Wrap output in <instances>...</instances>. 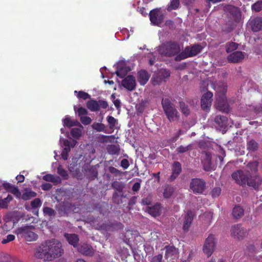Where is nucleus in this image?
<instances>
[{
    "mask_svg": "<svg viewBox=\"0 0 262 262\" xmlns=\"http://www.w3.org/2000/svg\"><path fill=\"white\" fill-rule=\"evenodd\" d=\"M63 253L61 243L52 239L41 244L36 249L35 256L43 261H51L60 257Z\"/></svg>",
    "mask_w": 262,
    "mask_h": 262,
    "instance_id": "nucleus-1",
    "label": "nucleus"
},
{
    "mask_svg": "<svg viewBox=\"0 0 262 262\" xmlns=\"http://www.w3.org/2000/svg\"><path fill=\"white\" fill-rule=\"evenodd\" d=\"M258 163L256 161L250 162L247 165L245 171L238 170L233 173L232 178L238 184L243 185L247 183L250 171L254 172L257 169Z\"/></svg>",
    "mask_w": 262,
    "mask_h": 262,
    "instance_id": "nucleus-2",
    "label": "nucleus"
},
{
    "mask_svg": "<svg viewBox=\"0 0 262 262\" xmlns=\"http://www.w3.org/2000/svg\"><path fill=\"white\" fill-rule=\"evenodd\" d=\"M216 89V99L215 106L216 108L224 112H228L229 111V105L227 103L225 94L227 91V85L222 83L221 85L214 88Z\"/></svg>",
    "mask_w": 262,
    "mask_h": 262,
    "instance_id": "nucleus-3",
    "label": "nucleus"
},
{
    "mask_svg": "<svg viewBox=\"0 0 262 262\" xmlns=\"http://www.w3.org/2000/svg\"><path fill=\"white\" fill-rule=\"evenodd\" d=\"M35 227L33 226H24L16 229L14 232L17 236L21 237L28 242L35 241L38 238V235L33 230Z\"/></svg>",
    "mask_w": 262,
    "mask_h": 262,
    "instance_id": "nucleus-4",
    "label": "nucleus"
},
{
    "mask_svg": "<svg viewBox=\"0 0 262 262\" xmlns=\"http://www.w3.org/2000/svg\"><path fill=\"white\" fill-rule=\"evenodd\" d=\"M162 105L167 119L170 122L177 121L179 118V113L174 105L169 99H163Z\"/></svg>",
    "mask_w": 262,
    "mask_h": 262,
    "instance_id": "nucleus-5",
    "label": "nucleus"
},
{
    "mask_svg": "<svg viewBox=\"0 0 262 262\" xmlns=\"http://www.w3.org/2000/svg\"><path fill=\"white\" fill-rule=\"evenodd\" d=\"M181 50L180 45L176 42H167L158 47V52L162 55L169 57L178 55Z\"/></svg>",
    "mask_w": 262,
    "mask_h": 262,
    "instance_id": "nucleus-6",
    "label": "nucleus"
},
{
    "mask_svg": "<svg viewBox=\"0 0 262 262\" xmlns=\"http://www.w3.org/2000/svg\"><path fill=\"white\" fill-rule=\"evenodd\" d=\"M217 239L213 234H210L205 239L203 251L204 253L208 256L209 257L215 251Z\"/></svg>",
    "mask_w": 262,
    "mask_h": 262,
    "instance_id": "nucleus-7",
    "label": "nucleus"
},
{
    "mask_svg": "<svg viewBox=\"0 0 262 262\" xmlns=\"http://www.w3.org/2000/svg\"><path fill=\"white\" fill-rule=\"evenodd\" d=\"M201 50V46L198 45H194L191 47H187L184 51L176 56L175 60L180 61L187 57L195 56L200 52Z\"/></svg>",
    "mask_w": 262,
    "mask_h": 262,
    "instance_id": "nucleus-8",
    "label": "nucleus"
},
{
    "mask_svg": "<svg viewBox=\"0 0 262 262\" xmlns=\"http://www.w3.org/2000/svg\"><path fill=\"white\" fill-rule=\"evenodd\" d=\"M205 182L201 179H192L190 183V188L194 193H202L205 190Z\"/></svg>",
    "mask_w": 262,
    "mask_h": 262,
    "instance_id": "nucleus-9",
    "label": "nucleus"
},
{
    "mask_svg": "<svg viewBox=\"0 0 262 262\" xmlns=\"http://www.w3.org/2000/svg\"><path fill=\"white\" fill-rule=\"evenodd\" d=\"M170 76L169 71L166 69H161L158 72L155 73L151 78L153 85L160 84L165 79Z\"/></svg>",
    "mask_w": 262,
    "mask_h": 262,
    "instance_id": "nucleus-10",
    "label": "nucleus"
},
{
    "mask_svg": "<svg viewBox=\"0 0 262 262\" xmlns=\"http://www.w3.org/2000/svg\"><path fill=\"white\" fill-rule=\"evenodd\" d=\"M149 15L151 24L156 26H159L164 19L163 13L158 9L150 11Z\"/></svg>",
    "mask_w": 262,
    "mask_h": 262,
    "instance_id": "nucleus-11",
    "label": "nucleus"
},
{
    "mask_svg": "<svg viewBox=\"0 0 262 262\" xmlns=\"http://www.w3.org/2000/svg\"><path fill=\"white\" fill-rule=\"evenodd\" d=\"M231 234L235 238L239 239L243 238L247 235V231L242 225L237 224L232 226Z\"/></svg>",
    "mask_w": 262,
    "mask_h": 262,
    "instance_id": "nucleus-12",
    "label": "nucleus"
},
{
    "mask_svg": "<svg viewBox=\"0 0 262 262\" xmlns=\"http://www.w3.org/2000/svg\"><path fill=\"white\" fill-rule=\"evenodd\" d=\"M256 171L257 170L254 172L250 171L249 178L247 182L248 186L254 188H257L262 183V179L258 176L256 175Z\"/></svg>",
    "mask_w": 262,
    "mask_h": 262,
    "instance_id": "nucleus-13",
    "label": "nucleus"
},
{
    "mask_svg": "<svg viewBox=\"0 0 262 262\" xmlns=\"http://www.w3.org/2000/svg\"><path fill=\"white\" fill-rule=\"evenodd\" d=\"M121 85L128 91H132L135 89L136 82L135 77L128 75L122 80Z\"/></svg>",
    "mask_w": 262,
    "mask_h": 262,
    "instance_id": "nucleus-14",
    "label": "nucleus"
},
{
    "mask_svg": "<svg viewBox=\"0 0 262 262\" xmlns=\"http://www.w3.org/2000/svg\"><path fill=\"white\" fill-rule=\"evenodd\" d=\"M165 258L169 261L178 257V249L173 246H168L165 247Z\"/></svg>",
    "mask_w": 262,
    "mask_h": 262,
    "instance_id": "nucleus-15",
    "label": "nucleus"
},
{
    "mask_svg": "<svg viewBox=\"0 0 262 262\" xmlns=\"http://www.w3.org/2000/svg\"><path fill=\"white\" fill-rule=\"evenodd\" d=\"M212 97L213 94L209 92L203 95L201 99V107L203 110L206 111L209 110L212 101Z\"/></svg>",
    "mask_w": 262,
    "mask_h": 262,
    "instance_id": "nucleus-16",
    "label": "nucleus"
},
{
    "mask_svg": "<svg viewBox=\"0 0 262 262\" xmlns=\"http://www.w3.org/2000/svg\"><path fill=\"white\" fill-rule=\"evenodd\" d=\"M211 155L208 152H205L202 157V164L204 169L205 171H210L213 170L214 165L211 161Z\"/></svg>",
    "mask_w": 262,
    "mask_h": 262,
    "instance_id": "nucleus-17",
    "label": "nucleus"
},
{
    "mask_svg": "<svg viewBox=\"0 0 262 262\" xmlns=\"http://www.w3.org/2000/svg\"><path fill=\"white\" fill-rule=\"evenodd\" d=\"M193 218V213L191 211H188L182 217L183 228L185 231H187L190 226Z\"/></svg>",
    "mask_w": 262,
    "mask_h": 262,
    "instance_id": "nucleus-18",
    "label": "nucleus"
},
{
    "mask_svg": "<svg viewBox=\"0 0 262 262\" xmlns=\"http://www.w3.org/2000/svg\"><path fill=\"white\" fill-rule=\"evenodd\" d=\"M116 67V74L118 76L123 78L130 70L129 67L126 66L124 62H119L114 66Z\"/></svg>",
    "mask_w": 262,
    "mask_h": 262,
    "instance_id": "nucleus-19",
    "label": "nucleus"
},
{
    "mask_svg": "<svg viewBox=\"0 0 262 262\" xmlns=\"http://www.w3.org/2000/svg\"><path fill=\"white\" fill-rule=\"evenodd\" d=\"M245 53L241 51H235L228 56V60L231 62H239L245 58Z\"/></svg>",
    "mask_w": 262,
    "mask_h": 262,
    "instance_id": "nucleus-20",
    "label": "nucleus"
},
{
    "mask_svg": "<svg viewBox=\"0 0 262 262\" xmlns=\"http://www.w3.org/2000/svg\"><path fill=\"white\" fill-rule=\"evenodd\" d=\"M249 25L254 32H258L262 30V18H255L249 21Z\"/></svg>",
    "mask_w": 262,
    "mask_h": 262,
    "instance_id": "nucleus-21",
    "label": "nucleus"
},
{
    "mask_svg": "<svg viewBox=\"0 0 262 262\" xmlns=\"http://www.w3.org/2000/svg\"><path fill=\"white\" fill-rule=\"evenodd\" d=\"M214 122L222 128H225L229 124L227 117L224 116H216L214 119Z\"/></svg>",
    "mask_w": 262,
    "mask_h": 262,
    "instance_id": "nucleus-22",
    "label": "nucleus"
},
{
    "mask_svg": "<svg viewBox=\"0 0 262 262\" xmlns=\"http://www.w3.org/2000/svg\"><path fill=\"white\" fill-rule=\"evenodd\" d=\"M78 251L81 254L88 256H91L94 253V250L92 247L86 244L81 245L78 248Z\"/></svg>",
    "mask_w": 262,
    "mask_h": 262,
    "instance_id": "nucleus-23",
    "label": "nucleus"
},
{
    "mask_svg": "<svg viewBox=\"0 0 262 262\" xmlns=\"http://www.w3.org/2000/svg\"><path fill=\"white\" fill-rule=\"evenodd\" d=\"M149 75L145 70H141L138 72V81L141 85L145 84L149 78Z\"/></svg>",
    "mask_w": 262,
    "mask_h": 262,
    "instance_id": "nucleus-24",
    "label": "nucleus"
},
{
    "mask_svg": "<svg viewBox=\"0 0 262 262\" xmlns=\"http://www.w3.org/2000/svg\"><path fill=\"white\" fill-rule=\"evenodd\" d=\"M172 173L170 176V180H174L180 173L181 171V165L178 162H175L172 166Z\"/></svg>",
    "mask_w": 262,
    "mask_h": 262,
    "instance_id": "nucleus-25",
    "label": "nucleus"
},
{
    "mask_svg": "<svg viewBox=\"0 0 262 262\" xmlns=\"http://www.w3.org/2000/svg\"><path fill=\"white\" fill-rule=\"evenodd\" d=\"M3 186L4 188L13 193L17 198H19L20 196V192L19 191L17 187L14 186L9 183H4Z\"/></svg>",
    "mask_w": 262,
    "mask_h": 262,
    "instance_id": "nucleus-26",
    "label": "nucleus"
},
{
    "mask_svg": "<svg viewBox=\"0 0 262 262\" xmlns=\"http://www.w3.org/2000/svg\"><path fill=\"white\" fill-rule=\"evenodd\" d=\"M148 212L153 216H157L160 215L161 212V205L157 203L153 206L149 207Z\"/></svg>",
    "mask_w": 262,
    "mask_h": 262,
    "instance_id": "nucleus-27",
    "label": "nucleus"
},
{
    "mask_svg": "<svg viewBox=\"0 0 262 262\" xmlns=\"http://www.w3.org/2000/svg\"><path fill=\"white\" fill-rule=\"evenodd\" d=\"M36 193L34 191H33L31 189L29 188H25L24 189V192L22 194H20L21 198L24 200H28L31 199L32 198L36 196Z\"/></svg>",
    "mask_w": 262,
    "mask_h": 262,
    "instance_id": "nucleus-28",
    "label": "nucleus"
},
{
    "mask_svg": "<svg viewBox=\"0 0 262 262\" xmlns=\"http://www.w3.org/2000/svg\"><path fill=\"white\" fill-rule=\"evenodd\" d=\"M62 122L63 126L68 127L80 125V123L78 121L72 120L69 116H66L62 120Z\"/></svg>",
    "mask_w": 262,
    "mask_h": 262,
    "instance_id": "nucleus-29",
    "label": "nucleus"
},
{
    "mask_svg": "<svg viewBox=\"0 0 262 262\" xmlns=\"http://www.w3.org/2000/svg\"><path fill=\"white\" fill-rule=\"evenodd\" d=\"M228 10L230 14L232 16L235 21H238L241 16L240 10L235 7L230 6L228 7Z\"/></svg>",
    "mask_w": 262,
    "mask_h": 262,
    "instance_id": "nucleus-30",
    "label": "nucleus"
},
{
    "mask_svg": "<svg viewBox=\"0 0 262 262\" xmlns=\"http://www.w3.org/2000/svg\"><path fill=\"white\" fill-rule=\"evenodd\" d=\"M64 236L70 244L72 245L74 247H76L79 241L77 235L75 234H65Z\"/></svg>",
    "mask_w": 262,
    "mask_h": 262,
    "instance_id": "nucleus-31",
    "label": "nucleus"
},
{
    "mask_svg": "<svg viewBox=\"0 0 262 262\" xmlns=\"http://www.w3.org/2000/svg\"><path fill=\"white\" fill-rule=\"evenodd\" d=\"M43 179L48 182H53L54 183H60L61 182V179L60 177L58 176H54L51 174H47L43 177Z\"/></svg>",
    "mask_w": 262,
    "mask_h": 262,
    "instance_id": "nucleus-32",
    "label": "nucleus"
},
{
    "mask_svg": "<svg viewBox=\"0 0 262 262\" xmlns=\"http://www.w3.org/2000/svg\"><path fill=\"white\" fill-rule=\"evenodd\" d=\"M86 107L92 112L99 111L98 101L95 100H91L86 103Z\"/></svg>",
    "mask_w": 262,
    "mask_h": 262,
    "instance_id": "nucleus-33",
    "label": "nucleus"
},
{
    "mask_svg": "<svg viewBox=\"0 0 262 262\" xmlns=\"http://www.w3.org/2000/svg\"><path fill=\"white\" fill-rule=\"evenodd\" d=\"M12 200V196L8 194L6 198L2 199L0 198V208H6L8 207V204Z\"/></svg>",
    "mask_w": 262,
    "mask_h": 262,
    "instance_id": "nucleus-34",
    "label": "nucleus"
},
{
    "mask_svg": "<svg viewBox=\"0 0 262 262\" xmlns=\"http://www.w3.org/2000/svg\"><path fill=\"white\" fill-rule=\"evenodd\" d=\"M243 214L244 210L241 207L236 206L233 208L232 211V215L234 218H240L243 216Z\"/></svg>",
    "mask_w": 262,
    "mask_h": 262,
    "instance_id": "nucleus-35",
    "label": "nucleus"
},
{
    "mask_svg": "<svg viewBox=\"0 0 262 262\" xmlns=\"http://www.w3.org/2000/svg\"><path fill=\"white\" fill-rule=\"evenodd\" d=\"M247 148L249 151H255L258 148V144L254 140H250L247 141Z\"/></svg>",
    "mask_w": 262,
    "mask_h": 262,
    "instance_id": "nucleus-36",
    "label": "nucleus"
},
{
    "mask_svg": "<svg viewBox=\"0 0 262 262\" xmlns=\"http://www.w3.org/2000/svg\"><path fill=\"white\" fill-rule=\"evenodd\" d=\"M60 143L61 144H62L64 146L70 148L71 147H74L77 144V142L75 140H73L72 142H70L68 140L64 139L62 137H60Z\"/></svg>",
    "mask_w": 262,
    "mask_h": 262,
    "instance_id": "nucleus-37",
    "label": "nucleus"
},
{
    "mask_svg": "<svg viewBox=\"0 0 262 262\" xmlns=\"http://www.w3.org/2000/svg\"><path fill=\"white\" fill-rule=\"evenodd\" d=\"M108 152L111 155H118L119 154V147L117 145H110L107 147Z\"/></svg>",
    "mask_w": 262,
    "mask_h": 262,
    "instance_id": "nucleus-38",
    "label": "nucleus"
},
{
    "mask_svg": "<svg viewBox=\"0 0 262 262\" xmlns=\"http://www.w3.org/2000/svg\"><path fill=\"white\" fill-rule=\"evenodd\" d=\"M79 125V128H73L71 130L72 136L76 139H79L81 135L82 126L80 124Z\"/></svg>",
    "mask_w": 262,
    "mask_h": 262,
    "instance_id": "nucleus-39",
    "label": "nucleus"
},
{
    "mask_svg": "<svg viewBox=\"0 0 262 262\" xmlns=\"http://www.w3.org/2000/svg\"><path fill=\"white\" fill-rule=\"evenodd\" d=\"M12 228L11 222H6L1 227H0V233L5 234L8 231Z\"/></svg>",
    "mask_w": 262,
    "mask_h": 262,
    "instance_id": "nucleus-40",
    "label": "nucleus"
},
{
    "mask_svg": "<svg viewBox=\"0 0 262 262\" xmlns=\"http://www.w3.org/2000/svg\"><path fill=\"white\" fill-rule=\"evenodd\" d=\"M106 119L109 124L110 128L114 129L118 123L117 120L112 116H107Z\"/></svg>",
    "mask_w": 262,
    "mask_h": 262,
    "instance_id": "nucleus-41",
    "label": "nucleus"
},
{
    "mask_svg": "<svg viewBox=\"0 0 262 262\" xmlns=\"http://www.w3.org/2000/svg\"><path fill=\"white\" fill-rule=\"evenodd\" d=\"M43 212L46 216H48L50 217H54L56 215L55 211L50 207H44L43 208Z\"/></svg>",
    "mask_w": 262,
    "mask_h": 262,
    "instance_id": "nucleus-42",
    "label": "nucleus"
},
{
    "mask_svg": "<svg viewBox=\"0 0 262 262\" xmlns=\"http://www.w3.org/2000/svg\"><path fill=\"white\" fill-rule=\"evenodd\" d=\"M179 0H172L170 5L168 6L167 9L168 11L177 9L179 7Z\"/></svg>",
    "mask_w": 262,
    "mask_h": 262,
    "instance_id": "nucleus-43",
    "label": "nucleus"
},
{
    "mask_svg": "<svg viewBox=\"0 0 262 262\" xmlns=\"http://www.w3.org/2000/svg\"><path fill=\"white\" fill-rule=\"evenodd\" d=\"M179 105L182 113L185 116H188L190 113L188 106L183 102H180Z\"/></svg>",
    "mask_w": 262,
    "mask_h": 262,
    "instance_id": "nucleus-44",
    "label": "nucleus"
},
{
    "mask_svg": "<svg viewBox=\"0 0 262 262\" xmlns=\"http://www.w3.org/2000/svg\"><path fill=\"white\" fill-rule=\"evenodd\" d=\"M237 48V44L233 42H228L226 45V52L228 53L231 52Z\"/></svg>",
    "mask_w": 262,
    "mask_h": 262,
    "instance_id": "nucleus-45",
    "label": "nucleus"
},
{
    "mask_svg": "<svg viewBox=\"0 0 262 262\" xmlns=\"http://www.w3.org/2000/svg\"><path fill=\"white\" fill-rule=\"evenodd\" d=\"M92 127L98 132H104L105 129V126L103 124L100 123H94L92 125Z\"/></svg>",
    "mask_w": 262,
    "mask_h": 262,
    "instance_id": "nucleus-46",
    "label": "nucleus"
},
{
    "mask_svg": "<svg viewBox=\"0 0 262 262\" xmlns=\"http://www.w3.org/2000/svg\"><path fill=\"white\" fill-rule=\"evenodd\" d=\"M74 93L75 94H77V97L78 98H81V99H83L84 100L89 99L91 97L90 95L88 93H85V92H83V91L77 92V91H74Z\"/></svg>",
    "mask_w": 262,
    "mask_h": 262,
    "instance_id": "nucleus-47",
    "label": "nucleus"
},
{
    "mask_svg": "<svg viewBox=\"0 0 262 262\" xmlns=\"http://www.w3.org/2000/svg\"><path fill=\"white\" fill-rule=\"evenodd\" d=\"M252 9L255 12H259L262 10V0L258 1L252 6Z\"/></svg>",
    "mask_w": 262,
    "mask_h": 262,
    "instance_id": "nucleus-48",
    "label": "nucleus"
},
{
    "mask_svg": "<svg viewBox=\"0 0 262 262\" xmlns=\"http://www.w3.org/2000/svg\"><path fill=\"white\" fill-rule=\"evenodd\" d=\"M173 192V187L170 186H167L164 189L163 193L164 196L166 198H168L172 195Z\"/></svg>",
    "mask_w": 262,
    "mask_h": 262,
    "instance_id": "nucleus-49",
    "label": "nucleus"
},
{
    "mask_svg": "<svg viewBox=\"0 0 262 262\" xmlns=\"http://www.w3.org/2000/svg\"><path fill=\"white\" fill-rule=\"evenodd\" d=\"M15 235H14L13 234H9L8 235L6 236L5 237H4L2 239L1 243L3 244H6L10 242L13 241L15 239Z\"/></svg>",
    "mask_w": 262,
    "mask_h": 262,
    "instance_id": "nucleus-50",
    "label": "nucleus"
},
{
    "mask_svg": "<svg viewBox=\"0 0 262 262\" xmlns=\"http://www.w3.org/2000/svg\"><path fill=\"white\" fill-rule=\"evenodd\" d=\"M57 173L62 177L67 179L68 177V172L64 169L61 166H59L57 168Z\"/></svg>",
    "mask_w": 262,
    "mask_h": 262,
    "instance_id": "nucleus-51",
    "label": "nucleus"
},
{
    "mask_svg": "<svg viewBox=\"0 0 262 262\" xmlns=\"http://www.w3.org/2000/svg\"><path fill=\"white\" fill-rule=\"evenodd\" d=\"M112 187L117 190L120 191H122L124 188V185L121 182L116 181L112 183Z\"/></svg>",
    "mask_w": 262,
    "mask_h": 262,
    "instance_id": "nucleus-52",
    "label": "nucleus"
},
{
    "mask_svg": "<svg viewBox=\"0 0 262 262\" xmlns=\"http://www.w3.org/2000/svg\"><path fill=\"white\" fill-rule=\"evenodd\" d=\"M41 202L39 199H35L31 202V205L33 208H37L41 206Z\"/></svg>",
    "mask_w": 262,
    "mask_h": 262,
    "instance_id": "nucleus-53",
    "label": "nucleus"
},
{
    "mask_svg": "<svg viewBox=\"0 0 262 262\" xmlns=\"http://www.w3.org/2000/svg\"><path fill=\"white\" fill-rule=\"evenodd\" d=\"M81 122L84 125H88L91 123L92 120L90 117L85 116H81L80 117Z\"/></svg>",
    "mask_w": 262,
    "mask_h": 262,
    "instance_id": "nucleus-54",
    "label": "nucleus"
},
{
    "mask_svg": "<svg viewBox=\"0 0 262 262\" xmlns=\"http://www.w3.org/2000/svg\"><path fill=\"white\" fill-rule=\"evenodd\" d=\"M70 151V148L67 147H65L61 153L62 158L66 160L68 159L69 156V152Z\"/></svg>",
    "mask_w": 262,
    "mask_h": 262,
    "instance_id": "nucleus-55",
    "label": "nucleus"
},
{
    "mask_svg": "<svg viewBox=\"0 0 262 262\" xmlns=\"http://www.w3.org/2000/svg\"><path fill=\"white\" fill-rule=\"evenodd\" d=\"M191 148V145H188L186 146H181L177 149V151L179 153H183L190 150Z\"/></svg>",
    "mask_w": 262,
    "mask_h": 262,
    "instance_id": "nucleus-56",
    "label": "nucleus"
},
{
    "mask_svg": "<svg viewBox=\"0 0 262 262\" xmlns=\"http://www.w3.org/2000/svg\"><path fill=\"white\" fill-rule=\"evenodd\" d=\"M162 259L163 255L162 254H158L153 256L151 258L150 262H162Z\"/></svg>",
    "mask_w": 262,
    "mask_h": 262,
    "instance_id": "nucleus-57",
    "label": "nucleus"
},
{
    "mask_svg": "<svg viewBox=\"0 0 262 262\" xmlns=\"http://www.w3.org/2000/svg\"><path fill=\"white\" fill-rule=\"evenodd\" d=\"M221 192V189L219 187H215L213 189L212 191V195L213 198L217 197L220 195Z\"/></svg>",
    "mask_w": 262,
    "mask_h": 262,
    "instance_id": "nucleus-58",
    "label": "nucleus"
},
{
    "mask_svg": "<svg viewBox=\"0 0 262 262\" xmlns=\"http://www.w3.org/2000/svg\"><path fill=\"white\" fill-rule=\"evenodd\" d=\"M78 116L81 117V116L86 115L88 113V111L82 107H80L78 108Z\"/></svg>",
    "mask_w": 262,
    "mask_h": 262,
    "instance_id": "nucleus-59",
    "label": "nucleus"
},
{
    "mask_svg": "<svg viewBox=\"0 0 262 262\" xmlns=\"http://www.w3.org/2000/svg\"><path fill=\"white\" fill-rule=\"evenodd\" d=\"M99 110L100 107L106 108L108 106L107 102L104 100H99L98 101Z\"/></svg>",
    "mask_w": 262,
    "mask_h": 262,
    "instance_id": "nucleus-60",
    "label": "nucleus"
},
{
    "mask_svg": "<svg viewBox=\"0 0 262 262\" xmlns=\"http://www.w3.org/2000/svg\"><path fill=\"white\" fill-rule=\"evenodd\" d=\"M121 166L124 169H127L129 166V163L127 159H123L121 162Z\"/></svg>",
    "mask_w": 262,
    "mask_h": 262,
    "instance_id": "nucleus-61",
    "label": "nucleus"
},
{
    "mask_svg": "<svg viewBox=\"0 0 262 262\" xmlns=\"http://www.w3.org/2000/svg\"><path fill=\"white\" fill-rule=\"evenodd\" d=\"M52 186L51 184L45 183L42 184L41 188L44 190H48L52 188Z\"/></svg>",
    "mask_w": 262,
    "mask_h": 262,
    "instance_id": "nucleus-62",
    "label": "nucleus"
},
{
    "mask_svg": "<svg viewBox=\"0 0 262 262\" xmlns=\"http://www.w3.org/2000/svg\"><path fill=\"white\" fill-rule=\"evenodd\" d=\"M140 188V184L138 182L135 183L132 188V189L134 191H137Z\"/></svg>",
    "mask_w": 262,
    "mask_h": 262,
    "instance_id": "nucleus-63",
    "label": "nucleus"
},
{
    "mask_svg": "<svg viewBox=\"0 0 262 262\" xmlns=\"http://www.w3.org/2000/svg\"><path fill=\"white\" fill-rule=\"evenodd\" d=\"M151 202V199L150 198H144L142 199V203L144 205H149Z\"/></svg>",
    "mask_w": 262,
    "mask_h": 262,
    "instance_id": "nucleus-64",
    "label": "nucleus"
}]
</instances>
